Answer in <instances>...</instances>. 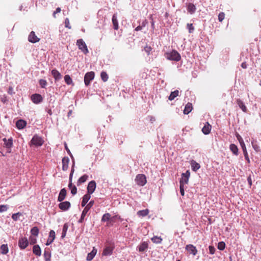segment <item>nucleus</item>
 I'll use <instances>...</instances> for the list:
<instances>
[{
    "label": "nucleus",
    "mask_w": 261,
    "mask_h": 261,
    "mask_svg": "<svg viewBox=\"0 0 261 261\" xmlns=\"http://www.w3.org/2000/svg\"><path fill=\"white\" fill-rule=\"evenodd\" d=\"M74 166H75V163H74V162L73 161V164H72V166L71 167V172H70V174L69 175V185H68V187L70 189H71L72 187L73 186H72V176H73V173L74 172Z\"/></svg>",
    "instance_id": "17"
},
{
    "label": "nucleus",
    "mask_w": 261,
    "mask_h": 261,
    "mask_svg": "<svg viewBox=\"0 0 261 261\" xmlns=\"http://www.w3.org/2000/svg\"><path fill=\"white\" fill-rule=\"evenodd\" d=\"M190 176V172L189 170H187L185 173H183L181 174V178L179 181V184L181 185H184V184H187L189 181V179Z\"/></svg>",
    "instance_id": "6"
},
{
    "label": "nucleus",
    "mask_w": 261,
    "mask_h": 261,
    "mask_svg": "<svg viewBox=\"0 0 261 261\" xmlns=\"http://www.w3.org/2000/svg\"><path fill=\"white\" fill-rule=\"evenodd\" d=\"M43 99H32L33 102L35 104H38L42 102Z\"/></svg>",
    "instance_id": "58"
},
{
    "label": "nucleus",
    "mask_w": 261,
    "mask_h": 261,
    "mask_svg": "<svg viewBox=\"0 0 261 261\" xmlns=\"http://www.w3.org/2000/svg\"><path fill=\"white\" fill-rule=\"evenodd\" d=\"M191 165L192 169L194 171H196L200 168V165L194 160L191 161Z\"/></svg>",
    "instance_id": "32"
},
{
    "label": "nucleus",
    "mask_w": 261,
    "mask_h": 261,
    "mask_svg": "<svg viewBox=\"0 0 261 261\" xmlns=\"http://www.w3.org/2000/svg\"><path fill=\"white\" fill-rule=\"evenodd\" d=\"M111 218V216L109 213H106L104 214L101 218V221L106 222L108 221Z\"/></svg>",
    "instance_id": "38"
},
{
    "label": "nucleus",
    "mask_w": 261,
    "mask_h": 261,
    "mask_svg": "<svg viewBox=\"0 0 261 261\" xmlns=\"http://www.w3.org/2000/svg\"><path fill=\"white\" fill-rule=\"evenodd\" d=\"M151 50L152 48L150 46H146L144 47V51L147 53V55H149L150 54Z\"/></svg>",
    "instance_id": "52"
},
{
    "label": "nucleus",
    "mask_w": 261,
    "mask_h": 261,
    "mask_svg": "<svg viewBox=\"0 0 261 261\" xmlns=\"http://www.w3.org/2000/svg\"><path fill=\"white\" fill-rule=\"evenodd\" d=\"M112 22L113 28L115 30H117L119 28L118 22L116 14H114L112 17Z\"/></svg>",
    "instance_id": "28"
},
{
    "label": "nucleus",
    "mask_w": 261,
    "mask_h": 261,
    "mask_svg": "<svg viewBox=\"0 0 261 261\" xmlns=\"http://www.w3.org/2000/svg\"><path fill=\"white\" fill-rule=\"evenodd\" d=\"M88 178V176L86 174H84V175L82 176L77 180V186H79L81 184L84 183L87 181V180Z\"/></svg>",
    "instance_id": "27"
},
{
    "label": "nucleus",
    "mask_w": 261,
    "mask_h": 261,
    "mask_svg": "<svg viewBox=\"0 0 261 261\" xmlns=\"http://www.w3.org/2000/svg\"><path fill=\"white\" fill-rule=\"evenodd\" d=\"M225 247V244L223 242H220L218 243V248L220 250H223Z\"/></svg>",
    "instance_id": "46"
},
{
    "label": "nucleus",
    "mask_w": 261,
    "mask_h": 261,
    "mask_svg": "<svg viewBox=\"0 0 261 261\" xmlns=\"http://www.w3.org/2000/svg\"><path fill=\"white\" fill-rule=\"evenodd\" d=\"M149 210L148 209H145L143 210L139 211L137 212V215L139 217H145L146 216L149 214Z\"/></svg>",
    "instance_id": "34"
},
{
    "label": "nucleus",
    "mask_w": 261,
    "mask_h": 261,
    "mask_svg": "<svg viewBox=\"0 0 261 261\" xmlns=\"http://www.w3.org/2000/svg\"><path fill=\"white\" fill-rule=\"evenodd\" d=\"M179 189H180V194L183 196L185 195V191H184V185H179Z\"/></svg>",
    "instance_id": "56"
},
{
    "label": "nucleus",
    "mask_w": 261,
    "mask_h": 261,
    "mask_svg": "<svg viewBox=\"0 0 261 261\" xmlns=\"http://www.w3.org/2000/svg\"><path fill=\"white\" fill-rule=\"evenodd\" d=\"M238 140H239L240 142H241V141L240 140V139L239 138H238ZM240 143H241V145H242V149H243V153H244L245 158L247 161V162L248 163H250V160H249V156H248V153H247V149H246V146H245V144H244V143L243 142L242 143L241 142H240Z\"/></svg>",
    "instance_id": "25"
},
{
    "label": "nucleus",
    "mask_w": 261,
    "mask_h": 261,
    "mask_svg": "<svg viewBox=\"0 0 261 261\" xmlns=\"http://www.w3.org/2000/svg\"><path fill=\"white\" fill-rule=\"evenodd\" d=\"M96 253L97 249L95 247H93L92 251L88 254L86 259L88 261L91 260L95 256Z\"/></svg>",
    "instance_id": "21"
},
{
    "label": "nucleus",
    "mask_w": 261,
    "mask_h": 261,
    "mask_svg": "<svg viewBox=\"0 0 261 261\" xmlns=\"http://www.w3.org/2000/svg\"><path fill=\"white\" fill-rule=\"evenodd\" d=\"M67 225L65 224H64V225L63 226V232H62V238H64L66 236V231L67 230Z\"/></svg>",
    "instance_id": "51"
},
{
    "label": "nucleus",
    "mask_w": 261,
    "mask_h": 261,
    "mask_svg": "<svg viewBox=\"0 0 261 261\" xmlns=\"http://www.w3.org/2000/svg\"><path fill=\"white\" fill-rule=\"evenodd\" d=\"M65 27L68 29H71V26L70 25L69 20L68 18H66L65 20Z\"/></svg>",
    "instance_id": "53"
},
{
    "label": "nucleus",
    "mask_w": 261,
    "mask_h": 261,
    "mask_svg": "<svg viewBox=\"0 0 261 261\" xmlns=\"http://www.w3.org/2000/svg\"><path fill=\"white\" fill-rule=\"evenodd\" d=\"M208 249H209V251H210V253L211 254H213L215 253V248L214 246H209L208 247Z\"/></svg>",
    "instance_id": "55"
},
{
    "label": "nucleus",
    "mask_w": 261,
    "mask_h": 261,
    "mask_svg": "<svg viewBox=\"0 0 261 261\" xmlns=\"http://www.w3.org/2000/svg\"><path fill=\"white\" fill-rule=\"evenodd\" d=\"M151 240L152 241L153 243L160 244L162 243L163 239L161 237L154 236L153 237L151 238Z\"/></svg>",
    "instance_id": "35"
},
{
    "label": "nucleus",
    "mask_w": 261,
    "mask_h": 261,
    "mask_svg": "<svg viewBox=\"0 0 261 261\" xmlns=\"http://www.w3.org/2000/svg\"><path fill=\"white\" fill-rule=\"evenodd\" d=\"M187 28L189 30V33H192L193 32V31L195 30L194 27L192 23H187Z\"/></svg>",
    "instance_id": "45"
},
{
    "label": "nucleus",
    "mask_w": 261,
    "mask_h": 261,
    "mask_svg": "<svg viewBox=\"0 0 261 261\" xmlns=\"http://www.w3.org/2000/svg\"><path fill=\"white\" fill-rule=\"evenodd\" d=\"M26 125V121L22 119L18 120L16 123V126L19 129H23Z\"/></svg>",
    "instance_id": "19"
},
{
    "label": "nucleus",
    "mask_w": 261,
    "mask_h": 261,
    "mask_svg": "<svg viewBox=\"0 0 261 261\" xmlns=\"http://www.w3.org/2000/svg\"><path fill=\"white\" fill-rule=\"evenodd\" d=\"M252 147L256 152H259L260 151L259 146L257 145L256 141H252L251 142Z\"/></svg>",
    "instance_id": "40"
},
{
    "label": "nucleus",
    "mask_w": 261,
    "mask_h": 261,
    "mask_svg": "<svg viewBox=\"0 0 261 261\" xmlns=\"http://www.w3.org/2000/svg\"><path fill=\"white\" fill-rule=\"evenodd\" d=\"M247 181H248V182L249 186H251L252 182V179H251V177L250 175L247 177Z\"/></svg>",
    "instance_id": "60"
},
{
    "label": "nucleus",
    "mask_w": 261,
    "mask_h": 261,
    "mask_svg": "<svg viewBox=\"0 0 261 261\" xmlns=\"http://www.w3.org/2000/svg\"><path fill=\"white\" fill-rule=\"evenodd\" d=\"M22 215L21 213L18 212L15 214H13L12 216V218L14 221H17L19 217L21 216Z\"/></svg>",
    "instance_id": "44"
},
{
    "label": "nucleus",
    "mask_w": 261,
    "mask_h": 261,
    "mask_svg": "<svg viewBox=\"0 0 261 261\" xmlns=\"http://www.w3.org/2000/svg\"><path fill=\"white\" fill-rule=\"evenodd\" d=\"M237 104L239 106V107L241 109V110L244 112H247V109L245 105V103L240 99H239L237 100Z\"/></svg>",
    "instance_id": "30"
},
{
    "label": "nucleus",
    "mask_w": 261,
    "mask_h": 261,
    "mask_svg": "<svg viewBox=\"0 0 261 261\" xmlns=\"http://www.w3.org/2000/svg\"><path fill=\"white\" fill-rule=\"evenodd\" d=\"M193 109L192 104L190 102H188L185 106V109L184 110V114H189Z\"/></svg>",
    "instance_id": "26"
},
{
    "label": "nucleus",
    "mask_w": 261,
    "mask_h": 261,
    "mask_svg": "<svg viewBox=\"0 0 261 261\" xmlns=\"http://www.w3.org/2000/svg\"><path fill=\"white\" fill-rule=\"evenodd\" d=\"M142 29L143 28L141 27V26L140 25H139L135 28V30L136 31H141V30H142Z\"/></svg>",
    "instance_id": "63"
},
{
    "label": "nucleus",
    "mask_w": 261,
    "mask_h": 261,
    "mask_svg": "<svg viewBox=\"0 0 261 261\" xmlns=\"http://www.w3.org/2000/svg\"><path fill=\"white\" fill-rule=\"evenodd\" d=\"M71 190V193L72 195H74L77 193V189L76 187L75 186H73L72 187Z\"/></svg>",
    "instance_id": "54"
},
{
    "label": "nucleus",
    "mask_w": 261,
    "mask_h": 261,
    "mask_svg": "<svg viewBox=\"0 0 261 261\" xmlns=\"http://www.w3.org/2000/svg\"><path fill=\"white\" fill-rule=\"evenodd\" d=\"M33 252L37 256H40L41 254V250L38 245H35L33 247Z\"/></svg>",
    "instance_id": "22"
},
{
    "label": "nucleus",
    "mask_w": 261,
    "mask_h": 261,
    "mask_svg": "<svg viewBox=\"0 0 261 261\" xmlns=\"http://www.w3.org/2000/svg\"><path fill=\"white\" fill-rule=\"evenodd\" d=\"M13 89L12 87H9L8 89V93L10 94H12L13 93Z\"/></svg>",
    "instance_id": "64"
},
{
    "label": "nucleus",
    "mask_w": 261,
    "mask_h": 261,
    "mask_svg": "<svg viewBox=\"0 0 261 261\" xmlns=\"http://www.w3.org/2000/svg\"><path fill=\"white\" fill-rule=\"evenodd\" d=\"M39 40V38L36 35L34 31L31 32L28 36V40L29 42L35 43L38 42Z\"/></svg>",
    "instance_id": "12"
},
{
    "label": "nucleus",
    "mask_w": 261,
    "mask_h": 261,
    "mask_svg": "<svg viewBox=\"0 0 261 261\" xmlns=\"http://www.w3.org/2000/svg\"><path fill=\"white\" fill-rule=\"evenodd\" d=\"M148 22L145 19L144 20L142 23V24L141 25V27L142 28H143L144 27H145L146 26V25L147 24Z\"/></svg>",
    "instance_id": "62"
},
{
    "label": "nucleus",
    "mask_w": 261,
    "mask_h": 261,
    "mask_svg": "<svg viewBox=\"0 0 261 261\" xmlns=\"http://www.w3.org/2000/svg\"><path fill=\"white\" fill-rule=\"evenodd\" d=\"M39 83L41 88H45L47 85L46 81L43 79L40 80Z\"/></svg>",
    "instance_id": "47"
},
{
    "label": "nucleus",
    "mask_w": 261,
    "mask_h": 261,
    "mask_svg": "<svg viewBox=\"0 0 261 261\" xmlns=\"http://www.w3.org/2000/svg\"><path fill=\"white\" fill-rule=\"evenodd\" d=\"M230 149L235 155H238V148L236 145H234L233 144H231L230 145Z\"/></svg>",
    "instance_id": "37"
},
{
    "label": "nucleus",
    "mask_w": 261,
    "mask_h": 261,
    "mask_svg": "<svg viewBox=\"0 0 261 261\" xmlns=\"http://www.w3.org/2000/svg\"><path fill=\"white\" fill-rule=\"evenodd\" d=\"M51 74L56 81H58L62 77L61 73L56 69L52 70Z\"/></svg>",
    "instance_id": "23"
},
{
    "label": "nucleus",
    "mask_w": 261,
    "mask_h": 261,
    "mask_svg": "<svg viewBox=\"0 0 261 261\" xmlns=\"http://www.w3.org/2000/svg\"><path fill=\"white\" fill-rule=\"evenodd\" d=\"M100 76L101 79L103 82H106L108 80V75L106 72L102 71L101 72Z\"/></svg>",
    "instance_id": "42"
},
{
    "label": "nucleus",
    "mask_w": 261,
    "mask_h": 261,
    "mask_svg": "<svg viewBox=\"0 0 261 261\" xmlns=\"http://www.w3.org/2000/svg\"><path fill=\"white\" fill-rule=\"evenodd\" d=\"M96 184L94 180L90 181L87 187V194L89 195L92 194L94 192L96 189Z\"/></svg>",
    "instance_id": "9"
},
{
    "label": "nucleus",
    "mask_w": 261,
    "mask_h": 261,
    "mask_svg": "<svg viewBox=\"0 0 261 261\" xmlns=\"http://www.w3.org/2000/svg\"><path fill=\"white\" fill-rule=\"evenodd\" d=\"M8 209V206L7 205H0V212L3 213L6 212Z\"/></svg>",
    "instance_id": "49"
},
{
    "label": "nucleus",
    "mask_w": 261,
    "mask_h": 261,
    "mask_svg": "<svg viewBox=\"0 0 261 261\" xmlns=\"http://www.w3.org/2000/svg\"><path fill=\"white\" fill-rule=\"evenodd\" d=\"M29 242L30 244H35L37 242V239L34 236H31L29 238Z\"/></svg>",
    "instance_id": "48"
},
{
    "label": "nucleus",
    "mask_w": 261,
    "mask_h": 261,
    "mask_svg": "<svg viewBox=\"0 0 261 261\" xmlns=\"http://www.w3.org/2000/svg\"><path fill=\"white\" fill-rule=\"evenodd\" d=\"M69 159L67 156H65L62 159V170L64 171H67L68 169V165L69 163Z\"/></svg>",
    "instance_id": "13"
},
{
    "label": "nucleus",
    "mask_w": 261,
    "mask_h": 261,
    "mask_svg": "<svg viewBox=\"0 0 261 261\" xmlns=\"http://www.w3.org/2000/svg\"><path fill=\"white\" fill-rule=\"evenodd\" d=\"M225 18V14L223 12H221L218 15V20L219 21L222 22Z\"/></svg>",
    "instance_id": "50"
},
{
    "label": "nucleus",
    "mask_w": 261,
    "mask_h": 261,
    "mask_svg": "<svg viewBox=\"0 0 261 261\" xmlns=\"http://www.w3.org/2000/svg\"><path fill=\"white\" fill-rule=\"evenodd\" d=\"M90 197H91L90 195H89L88 194H86L83 196V200H82V203H81L82 206L84 207L86 205V204L87 203L88 201L90 199Z\"/></svg>",
    "instance_id": "31"
},
{
    "label": "nucleus",
    "mask_w": 261,
    "mask_h": 261,
    "mask_svg": "<svg viewBox=\"0 0 261 261\" xmlns=\"http://www.w3.org/2000/svg\"><path fill=\"white\" fill-rule=\"evenodd\" d=\"M113 250V247L111 246H107L103 249L102 254L105 256L110 255L112 254Z\"/></svg>",
    "instance_id": "18"
},
{
    "label": "nucleus",
    "mask_w": 261,
    "mask_h": 261,
    "mask_svg": "<svg viewBox=\"0 0 261 261\" xmlns=\"http://www.w3.org/2000/svg\"><path fill=\"white\" fill-rule=\"evenodd\" d=\"M64 145H65V148L67 152L70 155V156L73 159V156H72V154H71V153L69 149L68 148L67 145L66 143H65Z\"/></svg>",
    "instance_id": "57"
},
{
    "label": "nucleus",
    "mask_w": 261,
    "mask_h": 261,
    "mask_svg": "<svg viewBox=\"0 0 261 261\" xmlns=\"http://www.w3.org/2000/svg\"><path fill=\"white\" fill-rule=\"evenodd\" d=\"M1 253L2 254H6L9 251V248L7 244H3L0 247Z\"/></svg>",
    "instance_id": "33"
},
{
    "label": "nucleus",
    "mask_w": 261,
    "mask_h": 261,
    "mask_svg": "<svg viewBox=\"0 0 261 261\" xmlns=\"http://www.w3.org/2000/svg\"><path fill=\"white\" fill-rule=\"evenodd\" d=\"M212 126L208 122H206L202 128V132L204 135H208L211 133Z\"/></svg>",
    "instance_id": "15"
},
{
    "label": "nucleus",
    "mask_w": 261,
    "mask_h": 261,
    "mask_svg": "<svg viewBox=\"0 0 261 261\" xmlns=\"http://www.w3.org/2000/svg\"><path fill=\"white\" fill-rule=\"evenodd\" d=\"M94 77V73L93 71H90L86 73L84 76V82L86 85H88Z\"/></svg>",
    "instance_id": "7"
},
{
    "label": "nucleus",
    "mask_w": 261,
    "mask_h": 261,
    "mask_svg": "<svg viewBox=\"0 0 261 261\" xmlns=\"http://www.w3.org/2000/svg\"><path fill=\"white\" fill-rule=\"evenodd\" d=\"M64 80L66 83L68 85H71L72 84V80L70 77V76L69 75H65L64 76Z\"/></svg>",
    "instance_id": "39"
},
{
    "label": "nucleus",
    "mask_w": 261,
    "mask_h": 261,
    "mask_svg": "<svg viewBox=\"0 0 261 261\" xmlns=\"http://www.w3.org/2000/svg\"><path fill=\"white\" fill-rule=\"evenodd\" d=\"M179 91L177 90H175L173 92H171L168 98H175L178 96Z\"/></svg>",
    "instance_id": "43"
},
{
    "label": "nucleus",
    "mask_w": 261,
    "mask_h": 261,
    "mask_svg": "<svg viewBox=\"0 0 261 261\" xmlns=\"http://www.w3.org/2000/svg\"><path fill=\"white\" fill-rule=\"evenodd\" d=\"M71 206V204L69 201L61 202L59 204V207L62 211H66L68 210Z\"/></svg>",
    "instance_id": "11"
},
{
    "label": "nucleus",
    "mask_w": 261,
    "mask_h": 261,
    "mask_svg": "<svg viewBox=\"0 0 261 261\" xmlns=\"http://www.w3.org/2000/svg\"><path fill=\"white\" fill-rule=\"evenodd\" d=\"M31 142L35 146H40L43 144L44 141L41 137L35 135L33 136Z\"/></svg>",
    "instance_id": "5"
},
{
    "label": "nucleus",
    "mask_w": 261,
    "mask_h": 261,
    "mask_svg": "<svg viewBox=\"0 0 261 261\" xmlns=\"http://www.w3.org/2000/svg\"><path fill=\"white\" fill-rule=\"evenodd\" d=\"M135 181L140 186H144L147 182L145 175L142 174H138L136 177Z\"/></svg>",
    "instance_id": "4"
},
{
    "label": "nucleus",
    "mask_w": 261,
    "mask_h": 261,
    "mask_svg": "<svg viewBox=\"0 0 261 261\" xmlns=\"http://www.w3.org/2000/svg\"><path fill=\"white\" fill-rule=\"evenodd\" d=\"M31 98H42V97L40 94H35L32 95Z\"/></svg>",
    "instance_id": "61"
},
{
    "label": "nucleus",
    "mask_w": 261,
    "mask_h": 261,
    "mask_svg": "<svg viewBox=\"0 0 261 261\" xmlns=\"http://www.w3.org/2000/svg\"><path fill=\"white\" fill-rule=\"evenodd\" d=\"M56 233L54 230H51L49 232V237L47 240L46 245H49L51 244L55 239Z\"/></svg>",
    "instance_id": "14"
},
{
    "label": "nucleus",
    "mask_w": 261,
    "mask_h": 261,
    "mask_svg": "<svg viewBox=\"0 0 261 261\" xmlns=\"http://www.w3.org/2000/svg\"><path fill=\"white\" fill-rule=\"evenodd\" d=\"M196 8L195 6L192 3H189L188 5L187 10L190 14H193L196 11Z\"/></svg>",
    "instance_id": "29"
},
{
    "label": "nucleus",
    "mask_w": 261,
    "mask_h": 261,
    "mask_svg": "<svg viewBox=\"0 0 261 261\" xmlns=\"http://www.w3.org/2000/svg\"><path fill=\"white\" fill-rule=\"evenodd\" d=\"M61 8H59V7L57 8L56 9V11H54V13H53V16H54V18H56V14L57 13H60V12H61Z\"/></svg>",
    "instance_id": "59"
},
{
    "label": "nucleus",
    "mask_w": 261,
    "mask_h": 261,
    "mask_svg": "<svg viewBox=\"0 0 261 261\" xmlns=\"http://www.w3.org/2000/svg\"><path fill=\"white\" fill-rule=\"evenodd\" d=\"M185 249L190 254H192L194 256H195L198 252L196 247L192 244L186 245Z\"/></svg>",
    "instance_id": "8"
},
{
    "label": "nucleus",
    "mask_w": 261,
    "mask_h": 261,
    "mask_svg": "<svg viewBox=\"0 0 261 261\" xmlns=\"http://www.w3.org/2000/svg\"><path fill=\"white\" fill-rule=\"evenodd\" d=\"M138 250L140 252H144L146 251L148 248V244L146 242H143L141 243L139 246H138Z\"/></svg>",
    "instance_id": "20"
},
{
    "label": "nucleus",
    "mask_w": 261,
    "mask_h": 261,
    "mask_svg": "<svg viewBox=\"0 0 261 261\" xmlns=\"http://www.w3.org/2000/svg\"><path fill=\"white\" fill-rule=\"evenodd\" d=\"M29 245V241L26 238H22L19 240L18 246L21 249H24Z\"/></svg>",
    "instance_id": "10"
},
{
    "label": "nucleus",
    "mask_w": 261,
    "mask_h": 261,
    "mask_svg": "<svg viewBox=\"0 0 261 261\" xmlns=\"http://www.w3.org/2000/svg\"><path fill=\"white\" fill-rule=\"evenodd\" d=\"M44 257L45 261H50V253L46 251L44 252Z\"/></svg>",
    "instance_id": "41"
},
{
    "label": "nucleus",
    "mask_w": 261,
    "mask_h": 261,
    "mask_svg": "<svg viewBox=\"0 0 261 261\" xmlns=\"http://www.w3.org/2000/svg\"><path fill=\"white\" fill-rule=\"evenodd\" d=\"M165 56L167 59L171 61H179L181 59L180 54L175 50L165 53Z\"/></svg>",
    "instance_id": "1"
},
{
    "label": "nucleus",
    "mask_w": 261,
    "mask_h": 261,
    "mask_svg": "<svg viewBox=\"0 0 261 261\" xmlns=\"http://www.w3.org/2000/svg\"><path fill=\"white\" fill-rule=\"evenodd\" d=\"M76 45L79 49L81 50L85 54H87L89 53L87 45L82 39L77 40Z\"/></svg>",
    "instance_id": "3"
},
{
    "label": "nucleus",
    "mask_w": 261,
    "mask_h": 261,
    "mask_svg": "<svg viewBox=\"0 0 261 261\" xmlns=\"http://www.w3.org/2000/svg\"><path fill=\"white\" fill-rule=\"evenodd\" d=\"M39 230L36 226L33 227L31 230L32 236L37 237L38 236Z\"/></svg>",
    "instance_id": "36"
},
{
    "label": "nucleus",
    "mask_w": 261,
    "mask_h": 261,
    "mask_svg": "<svg viewBox=\"0 0 261 261\" xmlns=\"http://www.w3.org/2000/svg\"><path fill=\"white\" fill-rule=\"evenodd\" d=\"M3 141L4 142V145L6 148H10L12 146L13 140L12 138L7 140L5 138L3 139Z\"/></svg>",
    "instance_id": "24"
},
{
    "label": "nucleus",
    "mask_w": 261,
    "mask_h": 261,
    "mask_svg": "<svg viewBox=\"0 0 261 261\" xmlns=\"http://www.w3.org/2000/svg\"><path fill=\"white\" fill-rule=\"evenodd\" d=\"M66 194V190L65 188L61 189L58 197V201L59 202L63 201L65 199Z\"/></svg>",
    "instance_id": "16"
},
{
    "label": "nucleus",
    "mask_w": 261,
    "mask_h": 261,
    "mask_svg": "<svg viewBox=\"0 0 261 261\" xmlns=\"http://www.w3.org/2000/svg\"><path fill=\"white\" fill-rule=\"evenodd\" d=\"M94 203V200H91L89 202V203L85 206L84 210L82 212L81 217L80 219L79 220L80 223H82L84 218L85 217L86 214H87L89 210L91 208V207L93 205Z\"/></svg>",
    "instance_id": "2"
}]
</instances>
